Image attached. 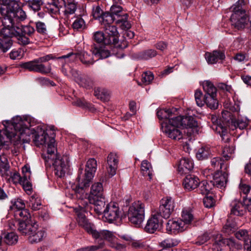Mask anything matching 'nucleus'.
Here are the masks:
<instances>
[{
	"mask_svg": "<svg viewBox=\"0 0 251 251\" xmlns=\"http://www.w3.org/2000/svg\"><path fill=\"white\" fill-rule=\"evenodd\" d=\"M154 78L153 74L151 72H145L142 75V81L145 85H148Z\"/></svg>",
	"mask_w": 251,
	"mask_h": 251,
	"instance_id": "obj_62",
	"label": "nucleus"
},
{
	"mask_svg": "<svg viewBox=\"0 0 251 251\" xmlns=\"http://www.w3.org/2000/svg\"><path fill=\"white\" fill-rule=\"evenodd\" d=\"M205 59L208 64H215L219 60H223L225 58L224 52L220 50H214L212 52H206L205 54Z\"/></svg>",
	"mask_w": 251,
	"mask_h": 251,
	"instance_id": "obj_27",
	"label": "nucleus"
},
{
	"mask_svg": "<svg viewBox=\"0 0 251 251\" xmlns=\"http://www.w3.org/2000/svg\"><path fill=\"white\" fill-rule=\"evenodd\" d=\"M5 127L4 134L8 141L19 140L23 143H29L30 141V136L32 135L33 141L37 146L43 145L46 143L47 138H50L46 131L40 126L32 128L27 121H23L20 117L12 119L11 122H3Z\"/></svg>",
	"mask_w": 251,
	"mask_h": 251,
	"instance_id": "obj_1",
	"label": "nucleus"
},
{
	"mask_svg": "<svg viewBox=\"0 0 251 251\" xmlns=\"http://www.w3.org/2000/svg\"><path fill=\"white\" fill-rule=\"evenodd\" d=\"M235 236L238 240L243 241L245 246L246 245V244H248V241L250 240L248 231L247 230L240 229L235 233Z\"/></svg>",
	"mask_w": 251,
	"mask_h": 251,
	"instance_id": "obj_55",
	"label": "nucleus"
},
{
	"mask_svg": "<svg viewBox=\"0 0 251 251\" xmlns=\"http://www.w3.org/2000/svg\"><path fill=\"white\" fill-rule=\"evenodd\" d=\"M20 23L21 22L18 23V27H15V33H14L13 36H16L18 42L19 44L25 46L30 43V39L29 36L25 35L24 34H22V33L20 32V31H18V30H17V29H20L19 23Z\"/></svg>",
	"mask_w": 251,
	"mask_h": 251,
	"instance_id": "obj_33",
	"label": "nucleus"
},
{
	"mask_svg": "<svg viewBox=\"0 0 251 251\" xmlns=\"http://www.w3.org/2000/svg\"><path fill=\"white\" fill-rule=\"evenodd\" d=\"M4 242L8 245H12L16 244L18 241V237L14 232H10L7 234H2Z\"/></svg>",
	"mask_w": 251,
	"mask_h": 251,
	"instance_id": "obj_51",
	"label": "nucleus"
},
{
	"mask_svg": "<svg viewBox=\"0 0 251 251\" xmlns=\"http://www.w3.org/2000/svg\"><path fill=\"white\" fill-rule=\"evenodd\" d=\"M230 214L238 216L244 215L246 212L244 205L240 201L235 200L230 204Z\"/></svg>",
	"mask_w": 251,
	"mask_h": 251,
	"instance_id": "obj_29",
	"label": "nucleus"
},
{
	"mask_svg": "<svg viewBox=\"0 0 251 251\" xmlns=\"http://www.w3.org/2000/svg\"><path fill=\"white\" fill-rule=\"evenodd\" d=\"M77 58H79L80 61L86 66L92 65L94 63V60L92 55L86 51H82L77 53L70 52L67 55L60 56L57 59L69 58L71 61H74Z\"/></svg>",
	"mask_w": 251,
	"mask_h": 251,
	"instance_id": "obj_11",
	"label": "nucleus"
},
{
	"mask_svg": "<svg viewBox=\"0 0 251 251\" xmlns=\"http://www.w3.org/2000/svg\"><path fill=\"white\" fill-rule=\"evenodd\" d=\"M210 163L211 166L217 170L219 167L221 172L226 170L227 168V164H225L224 160H222L220 157H215L211 159Z\"/></svg>",
	"mask_w": 251,
	"mask_h": 251,
	"instance_id": "obj_36",
	"label": "nucleus"
},
{
	"mask_svg": "<svg viewBox=\"0 0 251 251\" xmlns=\"http://www.w3.org/2000/svg\"><path fill=\"white\" fill-rule=\"evenodd\" d=\"M76 82L81 87L90 88L93 86V82L91 78L86 75H82L76 79Z\"/></svg>",
	"mask_w": 251,
	"mask_h": 251,
	"instance_id": "obj_42",
	"label": "nucleus"
},
{
	"mask_svg": "<svg viewBox=\"0 0 251 251\" xmlns=\"http://www.w3.org/2000/svg\"><path fill=\"white\" fill-rule=\"evenodd\" d=\"M232 24L238 29H241L244 28L251 29L248 22L247 14L245 12L233 13L230 17Z\"/></svg>",
	"mask_w": 251,
	"mask_h": 251,
	"instance_id": "obj_13",
	"label": "nucleus"
},
{
	"mask_svg": "<svg viewBox=\"0 0 251 251\" xmlns=\"http://www.w3.org/2000/svg\"><path fill=\"white\" fill-rule=\"evenodd\" d=\"M97 161L94 158L89 159L86 164L85 174L84 178H81L80 174L82 173L83 169H79L78 171V176L77 179L78 183L73 188L75 193L76 194V197L81 199L85 198L86 194L84 196L85 193L84 189L89 186L91 180L94 177V174L97 170Z\"/></svg>",
	"mask_w": 251,
	"mask_h": 251,
	"instance_id": "obj_3",
	"label": "nucleus"
},
{
	"mask_svg": "<svg viewBox=\"0 0 251 251\" xmlns=\"http://www.w3.org/2000/svg\"><path fill=\"white\" fill-rule=\"evenodd\" d=\"M223 170V172H218L213 176V179L211 181L214 186L221 189H224L227 181V173Z\"/></svg>",
	"mask_w": 251,
	"mask_h": 251,
	"instance_id": "obj_23",
	"label": "nucleus"
},
{
	"mask_svg": "<svg viewBox=\"0 0 251 251\" xmlns=\"http://www.w3.org/2000/svg\"><path fill=\"white\" fill-rule=\"evenodd\" d=\"M141 172L143 176H148L151 179L152 177V168L151 164L146 160H143L141 163Z\"/></svg>",
	"mask_w": 251,
	"mask_h": 251,
	"instance_id": "obj_46",
	"label": "nucleus"
},
{
	"mask_svg": "<svg viewBox=\"0 0 251 251\" xmlns=\"http://www.w3.org/2000/svg\"><path fill=\"white\" fill-rule=\"evenodd\" d=\"M248 2L247 0H238L234 5H233L231 9H232L233 13H241L245 12V11L242 10V8L245 6Z\"/></svg>",
	"mask_w": 251,
	"mask_h": 251,
	"instance_id": "obj_56",
	"label": "nucleus"
},
{
	"mask_svg": "<svg viewBox=\"0 0 251 251\" xmlns=\"http://www.w3.org/2000/svg\"><path fill=\"white\" fill-rule=\"evenodd\" d=\"M157 54L156 50L152 49L147 50L138 54V58L141 59L148 60Z\"/></svg>",
	"mask_w": 251,
	"mask_h": 251,
	"instance_id": "obj_53",
	"label": "nucleus"
},
{
	"mask_svg": "<svg viewBox=\"0 0 251 251\" xmlns=\"http://www.w3.org/2000/svg\"><path fill=\"white\" fill-rule=\"evenodd\" d=\"M36 226L37 223L31 221H20L19 222L18 229L23 235H28L29 237L31 233L36 229Z\"/></svg>",
	"mask_w": 251,
	"mask_h": 251,
	"instance_id": "obj_18",
	"label": "nucleus"
},
{
	"mask_svg": "<svg viewBox=\"0 0 251 251\" xmlns=\"http://www.w3.org/2000/svg\"><path fill=\"white\" fill-rule=\"evenodd\" d=\"M195 98L198 106L202 107L204 104V97H202V93L200 90H197L195 93Z\"/></svg>",
	"mask_w": 251,
	"mask_h": 251,
	"instance_id": "obj_60",
	"label": "nucleus"
},
{
	"mask_svg": "<svg viewBox=\"0 0 251 251\" xmlns=\"http://www.w3.org/2000/svg\"><path fill=\"white\" fill-rule=\"evenodd\" d=\"M89 202L94 206L95 211L99 215L101 214L104 212V206L105 205V197H102L101 198L95 199L94 200H88Z\"/></svg>",
	"mask_w": 251,
	"mask_h": 251,
	"instance_id": "obj_31",
	"label": "nucleus"
},
{
	"mask_svg": "<svg viewBox=\"0 0 251 251\" xmlns=\"http://www.w3.org/2000/svg\"><path fill=\"white\" fill-rule=\"evenodd\" d=\"M178 244V242L176 240L171 238H168L162 241L159 243V245L163 249H166L176 246Z\"/></svg>",
	"mask_w": 251,
	"mask_h": 251,
	"instance_id": "obj_52",
	"label": "nucleus"
},
{
	"mask_svg": "<svg viewBox=\"0 0 251 251\" xmlns=\"http://www.w3.org/2000/svg\"><path fill=\"white\" fill-rule=\"evenodd\" d=\"M0 5L1 22L7 26L12 25V23L22 22L27 18L26 14L20 6L18 0H0Z\"/></svg>",
	"mask_w": 251,
	"mask_h": 251,
	"instance_id": "obj_2",
	"label": "nucleus"
},
{
	"mask_svg": "<svg viewBox=\"0 0 251 251\" xmlns=\"http://www.w3.org/2000/svg\"><path fill=\"white\" fill-rule=\"evenodd\" d=\"M194 220L193 215L191 212L187 209L183 210L181 214V220L183 224L186 226V229L188 227V225H190Z\"/></svg>",
	"mask_w": 251,
	"mask_h": 251,
	"instance_id": "obj_40",
	"label": "nucleus"
},
{
	"mask_svg": "<svg viewBox=\"0 0 251 251\" xmlns=\"http://www.w3.org/2000/svg\"><path fill=\"white\" fill-rule=\"evenodd\" d=\"M95 94L98 98L103 100H106L109 98V92L105 89H98L95 91Z\"/></svg>",
	"mask_w": 251,
	"mask_h": 251,
	"instance_id": "obj_59",
	"label": "nucleus"
},
{
	"mask_svg": "<svg viewBox=\"0 0 251 251\" xmlns=\"http://www.w3.org/2000/svg\"><path fill=\"white\" fill-rule=\"evenodd\" d=\"M37 31L41 34H46L47 32V28L45 24L42 22H37L35 23Z\"/></svg>",
	"mask_w": 251,
	"mask_h": 251,
	"instance_id": "obj_63",
	"label": "nucleus"
},
{
	"mask_svg": "<svg viewBox=\"0 0 251 251\" xmlns=\"http://www.w3.org/2000/svg\"><path fill=\"white\" fill-rule=\"evenodd\" d=\"M72 26L75 29L82 30L85 28V23L81 17H77L74 21Z\"/></svg>",
	"mask_w": 251,
	"mask_h": 251,
	"instance_id": "obj_58",
	"label": "nucleus"
},
{
	"mask_svg": "<svg viewBox=\"0 0 251 251\" xmlns=\"http://www.w3.org/2000/svg\"><path fill=\"white\" fill-rule=\"evenodd\" d=\"M20 29H17L18 31L24 34L25 35H27L29 37L32 36L35 32L34 28L29 25H20Z\"/></svg>",
	"mask_w": 251,
	"mask_h": 251,
	"instance_id": "obj_54",
	"label": "nucleus"
},
{
	"mask_svg": "<svg viewBox=\"0 0 251 251\" xmlns=\"http://www.w3.org/2000/svg\"><path fill=\"white\" fill-rule=\"evenodd\" d=\"M55 142L54 138H49V141L47 143V154H42V157L46 162H50V161L59 156L56 153L57 148Z\"/></svg>",
	"mask_w": 251,
	"mask_h": 251,
	"instance_id": "obj_17",
	"label": "nucleus"
},
{
	"mask_svg": "<svg viewBox=\"0 0 251 251\" xmlns=\"http://www.w3.org/2000/svg\"><path fill=\"white\" fill-rule=\"evenodd\" d=\"M96 242H97L98 245L87 246L82 249H80V250H78L77 251H78L79 250L82 251H95L99 249H102L104 247L105 245L104 241H100V242L99 240H97Z\"/></svg>",
	"mask_w": 251,
	"mask_h": 251,
	"instance_id": "obj_57",
	"label": "nucleus"
},
{
	"mask_svg": "<svg viewBox=\"0 0 251 251\" xmlns=\"http://www.w3.org/2000/svg\"><path fill=\"white\" fill-rule=\"evenodd\" d=\"M211 154L210 148L207 146L202 147L196 153V157L200 160L208 158Z\"/></svg>",
	"mask_w": 251,
	"mask_h": 251,
	"instance_id": "obj_44",
	"label": "nucleus"
},
{
	"mask_svg": "<svg viewBox=\"0 0 251 251\" xmlns=\"http://www.w3.org/2000/svg\"><path fill=\"white\" fill-rule=\"evenodd\" d=\"M185 229L186 226L181 220H169L166 224V230L169 233H176Z\"/></svg>",
	"mask_w": 251,
	"mask_h": 251,
	"instance_id": "obj_19",
	"label": "nucleus"
},
{
	"mask_svg": "<svg viewBox=\"0 0 251 251\" xmlns=\"http://www.w3.org/2000/svg\"><path fill=\"white\" fill-rule=\"evenodd\" d=\"M203 89L205 93L204 96H216L217 89L210 81L208 80L204 81Z\"/></svg>",
	"mask_w": 251,
	"mask_h": 251,
	"instance_id": "obj_39",
	"label": "nucleus"
},
{
	"mask_svg": "<svg viewBox=\"0 0 251 251\" xmlns=\"http://www.w3.org/2000/svg\"><path fill=\"white\" fill-rule=\"evenodd\" d=\"M175 207L174 200L170 197H166L160 201L159 207L156 213L162 218L167 219L174 211Z\"/></svg>",
	"mask_w": 251,
	"mask_h": 251,
	"instance_id": "obj_10",
	"label": "nucleus"
},
{
	"mask_svg": "<svg viewBox=\"0 0 251 251\" xmlns=\"http://www.w3.org/2000/svg\"><path fill=\"white\" fill-rule=\"evenodd\" d=\"M199 191L203 195H207L208 194L210 191L212 190V187L213 186L212 183L210 181L208 182L206 180L202 181L200 183Z\"/></svg>",
	"mask_w": 251,
	"mask_h": 251,
	"instance_id": "obj_47",
	"label": "nucleus"
},
{
	"mask_svg": "<svg viewBox=\"0 0 251 251\" xmlns=\"http://www.w3.org/2000/svg\"><path fill=\"white\" fill-rule=\"evenodd\" d=\"M56 58L53 54H49L34 59L31 61L21 62L19 66L30 72L39 73L46 75L51 72V67L50 64L46 66L44 63L47 62L50 60Z\"/></svg>",
	"mask_w": 251,
	"mask_h": 251,
	"instance_id": "obj_4",
	"label": "nucleus"
},
{
	"mask_svg": "<svg viewBox=\"0 0 251 251\" xmlns=\"http://www.w3.org/2000/svg\"><path fill=\"white\" fill-rule=\"evenodd\" d=\"M94 39L98 43H100L103 42L105 45H108L106 44L105 39L106 36L105 33H103L101 31H97L94 33L93 35Z\"/></svg>",
	"mask_w": 251,
	"mask_h": 251,
	"instance_id": "obj_61",
	"label": "nucleus"
},
{
	"mask_svg": "<svg viewBox=\"0 0 251 251\" xmlns=\"http://www.w3.org/2000/svg\"><path fill=\"white\" fill-rule=\"evenodd\" d=\"M64 15L66 18H68L69 15L75 13L76 9V4L74 1L64 2Z\"/></svg>",
	"mask_w": 251,
	"mask_h": 251,
	"instance_id": "obj_38",
	"label": "nucleus"
},
{
	"mask_svg": "<svg viewBox=\"0 0 251 251\" xmlns=\"http://www.w3.org/2000/svg\"><path fill=\"white\" fill-rule=\"evenodd\" d=\"M174 118L180 127L187 128L198 126L197 122L192 116H177Z\"/></svg>",
	"mask_w": 251,
	"mask_h": 251,
	"instance_id": "obj_24",
	"label": "nucleus"
},
{
	"mask_svg": "<svg viewBox=\"0 0 251 251\" xmlns=\"http://www.w3.org/2000/svg\"><path fill=\"white\" fill-rule=\"evenodd\" d=\"M119 160L116 153L111 152L107 157L106 169L108 174L112 176L116 174Z\"/></svg>",
	"mask_w": 251,
	"mask_h": 251,
	"instance_id": "obj_20",
	"label": "nucleus"
},
{
	"mask_svg": "<svg viewBox=\"0 0 251 251\" xmlns=\"http://www.w3.org/2000/svg\"><path fill=\"white\" fill-rule=\"evenodd\" d=\"M127 217L132 224L139 227L145 218V205L139 201L133 202L129 207Z\"/></svg>",
	"mask_w": 251,
	"mask_h": 251,
	"instance_id": "obj_6",
	"label": "nucleus"
},
{
	"mask_svg": "<svg viewBox=\"0 0 251 251\" xmlns=\"http://www.w3.org/2000/svg\"><path fill=\"white\" fill-rule=\"evenodd\" d=\"M29 206L34 211H37L40 209L41 206V201L36 195L32 196L29 199Z\"/></svg>",
	"mask_w": 251,
	"mask_h": 251,
	"instance_id": "obj_49",
	"label": "nucleus"
},
{
	"mask_svg": "<svg viewBox=\"0 0 251 251\" xmlns=\"http://www.w3.org/2000/svg\"><path fill=\"white\" fill-rule=\"evenodd\" d=\"M157 116L160 120H164L162 124L164 123H168L170 119L173 118V113L169 109H160L157 111ZM176 117H173L175 118Z\"/></svg>",
	"mask_w": 251,
	"mask_h": 251,
	"instance_id": "obj_34",
	"label": "nucleus"
},
{
	"mask_svg": "<svg viewBox=\"0 0 251 251\" xmlns=\"http://www.w3.org/2000/svg\"><path fill=\"white\" fill-rule=\"evenodd\" d=\"M91 50L97 60L106 58L110 54L106 46L100 44H94L91 47Z\"/></svg>",
	"mask_w": 251,
	"mask_h": 251,
	"instance_id": "obj_21",
	"label": "nucleus"
},
{
	"mask_svg": "<svg viewBox=\"0 0 251 251\" xmlns=\"http://www.w3.org/2000/svg\"><path fill=\"white\" fill-rule=\"evenodd\" d=\"M93 238L96 240L104 241V240L110 241L113 240L114 237L113 233L107 230H102L100 231H97L96 229L92 235Z\"/></svg>",
	"mask_w": 251,
	"mask_h": 251,
	"instance_id": "obj_30",
	"label": "nucleus"
},
{
	"mask_svg": "<svg viewBox=\"0 0 251 251\" xmlns=\"http://www.w3.org/2000/svg\"><path fill=\"white\" fill-rule=\"evenodd\" d=\"M15 216L19 219V222L20 221H29L30 218V214L28 210L25 208L21 210H17L14 213Z\"/></svg>",
	"mask_w": 251,
	"mask_h": 251,
	"instance_id": "obj_43",
	"label": "nucleus"
},
{
	"mask_svg": "<svg viewBox=\"0 0 251 251\" xmlns=\"http://www.w3.org/2000/svg\"><path fill=\"white\" fill-rule=\"evenodd\" d=\"M107 221L112 223L120 218L121 212L119 206L116 203L110 202L107 204L103 213Z\"/></svg>",
	"mask_w": 251,
	"mask_h": 251,
	"instance_id": "obj_12",
	"label": "nucleus"
},
{
	"mask_svg": "<svg viewBox=\"0 0 251 251\" xmlns=\"http://www.w3.org/2000/svg\"><path fill=\"white\" fill-rule=\"evenodd\" d=\"M216 96H204V103L210 109H216L218 108V103Z\"/></svg>",
	"mask_w": 251,
	"mask_h": 251,
	"instance_id": "obj_50",
	"label": "nucleus"
},
{
	"mask_svg": "<svg viewBox=\"0 0 251 251\" xmlns=\"http://www.w3.org/2000/svg\"><path fill=\"white\" fill-rule=\"evenodd\" d=\"M194 164L192 160L189 158H183L178 164V171L181 174L189 173L193 168Z\"/></svg>",
	"mask_w": 251,
	"mask_h": 251,
	"instance_id": "obj_26",
	"label": "nucleus"
},
{
	"mask_svg": "<svg viewBox=\"0 0 251 251\" xmlns=\"http://www.w3.org/2000/svg\"><path fill=\"white\" fill-rule=\"evenodd\" d=\"M76 214L78 225L83 228L88 234L92 235L95 229L94 225L86 218L83 211H76Z\"/></svg>",
	"mask_w": 251,
	"mask_h": 251,
	"instance_id": "obj_14",
	"label": "nucleus"
},
{
	"mask_svg": "<svg viewBox=\"0 0 251 251\" xmlns=\"http://www.w3.org/2000/svg\"><path fill=\"white\" fill-rule=\"evenodd\" d=\"M25 4L30 10L37 12L41 9V6L43 4V0H23Z\"/></svg>",
	"mask_w": 251,
	"mask_h": 251,
	"instance_id": "obj_35",
	"label": "nucleus"
},
{
	"mask_svg": "<svg viewBox=\"0 0 251 251\" xmlns=\"http://www.w3.org/2000/svg\"><path fill=\"white\" fill-rule=\"evenodd\" d=\"M2 24L3 27L0 31V51L6 52L13 45L11 38L15 33V27H18V23H12V25L9 26L6 25L4 23Z\"/></svg>",
	"mask_w": 251,
	"mask_h": 251,
	"instance_id": "obj_5",
	"label": "nucleus"
},
{
	"mask_svg": "<svg viewBox=\"0 0 251 251\" xmlns=\"http://www.w3.org/2000/svg\"><path fill=\"white\" fill-rule=\"evenodd\" d=\"M199 184L200 181L198 177L192 175H187L183 182L184 187L189 191L196 188Z\"/></svg>",
	"mask_w": 251,
	"mask_h": 251,
	"instance_id": "obj_28",
	"label": "nucleus"
},
{
	"mask_svg": "<svg viewBox=\"0 0 251 251\" xmlns=\"http://www.w3.org/2000/svg\"><path fill=\"white\" fill-rule=\"evenodd\" d=\"M214 130L220 135L223 142L227 143L229 141V135L228 133L226 126H216L214 127Z\"/></svg>",
	"mask_w": 251,
	"mask_h": 251,
	"instance_id": "obj_37",
	"label": "nucleus"
},
{
	"mask_svg": "<svg viewBox=\"0 0 251 251\" xmlns=\"http://www.w3.org/2000/svg\"><path fill=\"white\" fill-rule=\"evenodd\" d=\"M105 197L103 192L102 184L101 182H95L91 187L90 194L88 196V200L101 198Z\"/></svg>",
	"mask_w": 251,
	"mask_h": 251,
	"instance_id": "obj_25",
	"label": "nucleus"
},
{
	"mask_svg": "<svg viewBox=\"0 0 251 251\" xmlns=\"http://www.w3.org/2000/svg\"><path fill=\"white\" fill-rule=\"evenodd\" d=\"M11 205L9 207V210L15 213L17 210H21L25 208V204L23 200L18 198L11 201Z\"/></svg>",
	"mask_w": 251,
	"mask_h": 251,
	"instance_id": "obj_45",
	"label": "nucleus"
},
{
	"mask_svg": "<svg viewBox=\"0 0 251 251\" xmlns=\"http://www.w3.org/2000/svg\"><path fill=\"white\" fill-rule=\"evenodd\" d=\"M161 125L163 131L169 138L174 140H179L182 138V133L179 129L180 126L174 118L170 119L168 123H164Z\"/></svg>",
	"mask_w": 251,
	"mask_h": 251,
	"instance_id": "obj_9",
	"label": "nucleus"
},
{
	"mask_svg": "<svg viewBox=\"0 0 251 251\" xmlns=\"http://www.w3.org/2000/svg\"><path fill=\"white\" fill-rule=\"evenodd\" d=\"M248 122L246 119H238L236 121H232L229 127L232 130L239 128L240 129H245L248 126Z\"/></svg>",
	"mask_w": 251,
	"mask_h": 251,
	"instance_id": "obj_48",
	"label": "nucleus"
},
{
	"mask_svg": "<svg viewBox=\"0 0 251 251\" xmlns=\"http://www.w3.org/2000/svg\"><path fill=\"white\" fill-rule=\"evenodd\" d=\"M9 57L12 60L20 59L23 57V53L20 49L13 50L9 53Z\"/></svg>",
	"mask_w": 251,
	"mask_h": 251,
	"instance_id": "obj_64",
	"label": "nucleus"
},
{
	"mask_svg": "<svg viewBox=\"0 0 251 251\" xmlns=\"http://www.w3.org/2000/svg\"><path fill=\"white\" fill-rule=\"evenodd\" d=\"M69 162V157L67 155H64L59 156L48 163L49 165L52 164L55 175L62 177L68 172Z\"/></svg>",
	"mask_w": 251,
	"mask_h": 251,
	"instance_id": "obj_8",
	"label": "nucleus"
},
{
	"mask_svg": "<svg viewBox=\"0 0 251 251\" xmlns=\"http://www.w3.org/2000/svg\"><path fill=\"white\" fill-rule=\"evenodd\" d=\"M115 21L114 17H113L109 12L104 13L100 19L103 28L113 25V22Z\"/></svg>",
	"mask_w": 251,
	"mask_h": 251,
	"instance_id": "obj_41",
	"label": "nucleus"
},
{
	"mask_svg": "<svg viewBox=\"0 0 251 251\" xmlns=\"http://www.w3.org/2000/svg\"><path fill=\"white\" fill-rule=\"evenodd\" d=\"M115 19L116 24L122 29H128L131 27L130 24L127 21L128 15L123 10L120 5L113 4L109 12Z\"/></svg>",
	"mask_w": 251,
	"mask_h": 251,
	"instance_id": "obj_7",
	"label": "nucleus"
},
{
	"mask_svg": "<svg viewBox=\"0 0 251 251\" xmlns=\"http://www.w3.org/2000/svg\"><path fill=\"white\" fill-rule=\"evenodd\" d=\"M104 33L106 37V44L116 45L118 43L119 32L117 27L114 25L104 27Z\"/></svg>",
	"mask_w": 251,
	"mask_h": 251,
	"instance_id": "obj_16",
	"label": "nucleus"
},
{
	"mask_svg": "<svg viewBox=\"0 0 251 251\" xmlns=\"http://www.w3.org/2000/svg\"><path fill=\"white\" fill-rule=\"evenodd\" d=\"M215 244L219 246L226 245L232 251H233L234 249L240 250L242 248L241 244L235 243V241L231 238H223L221 234H218L216 236Z\"/></svg>",
	"mask_w": 251,
	"mask_h": 251,
	"instance_id": "obj_22",
	"label": "nucleus"
},
{
	"mask_svg": "<svg viewBox=\"0 0 251 251\" xmlns=\"http://www.w3.org/2000/svg\"><path fill=\"white\" fill-rule=\"evenodd\" d=\"M161 218L156 213L152 214L147 221L145 226L146 230L150 233H153L161 227L163 222Z\"/></svg>",
	"mask_w": 251,
	"mask_h": 251,
	"instance_id": "obj_15",
	"label": "nucleus"
},
{
	"mask_svg": "<svg viewBox=\"0 0 251 251\" xmlns=\"http://www.w3.org/2000/svg\"><path fill=\"white\" fill-rule=\"evenodd\" d=\"M46 235L45 231L38 228V225L37 224L36 229L34 232L31 233L28 237V240L31 243H35L41 241Z\"/></svg>",
	"mask_w": 251,
	"mask_h": 251,
	"instance_id": "obj_32",
	"label": "nucleus"
}]
</instances>
